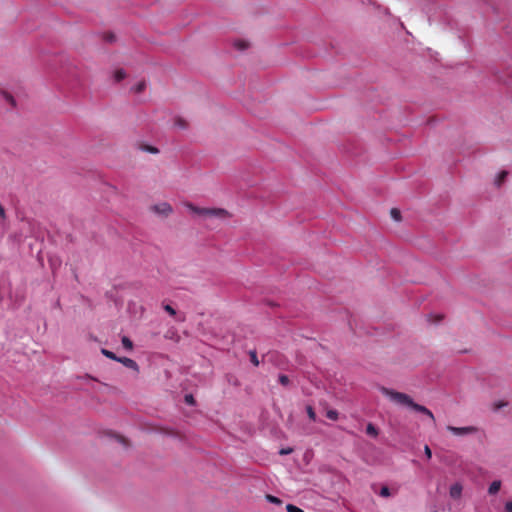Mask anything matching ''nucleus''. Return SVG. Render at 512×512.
Wrapping results in <instances>:
<instances>
[{"label": "nucleus", "mask_w": 512, "mask_h": 512, "mask_svg": "<svg viewBox=\"0 0 512 512\" xmlns=\"http://www.w3.org/2000/svg\"><path fill=\"white\" fill-rule=\"evenodd\" d=\"M380 391L382 392L383 395L389 397L391 401L399 405L409 406L413 410L425 414L435 425L436 420L434 414L425 406L415 403L409 395L402 392L394 391L386 387H381Z\"/></svg>", "instance_id": "nucleus-1"}, {"label": "nucleus", "mask_w": 512, "mask_h": 512, "mask_svg": "<svg viewBox=\"0 0 512 512\" xmlns=\"http://www.w3.org/2000/svg\"><path fill=\"white\" fill-rule=\"evenodd\" d=\"M184 206L191 212L204 217H216L221 219L230 217L229 212L222 208H200L190 202L184 203Z\"/></svg>", "instance_id": "nucleus-2"}, {"label": "nucleus", "mask_w": 512, "mask_h": 512, "mask_svg": "<svg viewBox=\"0 0 512 512\" xmlns=\"http://www.w3.org/2000/svg\"><path fill=\"white\" fill-rule=\"evenodd\" d=\"M447 430L450 431L455 436H465V435L475 434L477 432V428L474 426L455 427V426L448 425Z\"/></svg>", "instance_id": "nucleus-3"}, {"label": "nucleus", "mask_w": 512, "mask_h": 512, "mask_svg": "<svg viewBox=\"0 0 512 512\" xmlns=\"http://www.w3.org/2000/svg\"><path fill=\"white\" fill-rule=\"evenodd\" d=\"M151 210L159 215L169 216L173 212L172 206L168 202H161L151 207Z\"/></svg>", "instance_id": "nucleus-4"}, {"label": "nucleus", "mask_w": 512, "mask_h": 512, "mask_svg": "<svg viewBox=\"0 0 512 512\" xmlns=\"http://www.w3.org/2000/svg\"><path fill=\"white\" fill-rule=\"evenodd\" d=\"M462 492H463V486L461 483L459 482H456L454 483L453 485H451L450 489H449V495L452 499H460L461 496H462Z\"/></svg>", "instance_id": "nucleus-5"}, {"label": "nucleus", "mask_w": 512, "mask_h": 512, "mask_svg": "<svg viewBox=\"0 0 512 512\" xmlns=\"http://www.w3.org/2000/svg\"><path fill=\"white\" fill-rule=\"evenodd\" d=\"M118 362L122 363L125 367L133 369L135 371H139L138 364L131 358L128 357H119L117 359Z\"/></svg>", "instance_id": "nucleus-6"}, {"label": "nucleus", "mask_w": 512, "mask_h": 512, "mask_svg": "<svg viewBox=\"0 0 512 512\" xmlns=\"http://www.w3.org/2000/svg\"><path fill=\"white\" fill-rule=\"evenodd\" d=\"M501 485H502V483H501V481H500V480H495V481H493V482L490 484L489 488H488V493H489L490 495H495V494H497V493L499 492V490L501 489Z\"/></svg>", "instance_id": "nucleus-7"}, {"label": "nucleus", "mask_w": 512, "mask_h": 512, "mask_svg": "<svg viewBox=\"0 0 512 512\" xmlns=\"http://www.w3.org/2000/svg\"><path fill=\"white\" fill-rule=\"evenodd\" d=\"M174 125L180 129H186L188 127V123L182 117H177L174 121Z\"/></svg>", "instance_id": "nucleus-8"}, {"label": "nucleus", "mask_w": 512, "mask_h": 512, "mask_svg": "<svg viewBox=\"0 0 512 512\" xmlns=\"http://www.w3.org/2000/svg\"><path fill=\"white\" fill-rule=\"evenodd\" d=\"M366 433L372 437H377L378 429L372 423H369L366 427Z\"/></svg>", "instance_id": "nucleus-9"}, {"label": "nucleus", "mask_w": 512, "mask_h": 512, "mask_svg": "<svg viewBox=\"0 0 512 512\" xmlns=\"http://www.w3.org/2000/svg\"><path fill=\"white\" fill-rule=\"evenodd\" d=\"M121 342L125 349H127V350L133 349V343L127 336H123L121 339Z\"/></svg>", "instance_id": "nucleus-10"}, {"label": "nucleus", "mask_w": 512, "mask_h": 512, "mask_svg": "<svg viewBox=\"0 0 512 512\" xmlns=\"http://www.w3.org/2000/svg\"><path fill=\"white\" fill-rule=\"evenodd\" d=\"M146 88V83L145 81H140L138 82L133 88L132 90L135 92V93H141L144 91V89Z\"/></svg>", "instance_id": "nucleus-11"}, {"label": "nucleus", "mask_w": 512, "mask_h": 512, "mask_svg": "<svg viewBox=\"0 0 512 512\" xmlns=\"http://www.w3.org/2000/svg\"><path fill=\"white\" fill-rule=\"evenodd\" d=\"M2 95L11 106L14 107L16 105L15 99L10 93L3 91Z\"/></svg>", "instance_id": "nucleus-12"}, {"label": "nucleus", "mask_w": 512, "mask_h": 512, "mask_svg": "<svg viewBox=\"0 0 512 512\" xmlns=\"http://www.w3.org/2000/svg\"><path fill=\"white\" fill-rule=\"evenodd\" d=\"M125 77H126V73H125V72H124V70H122V69H119V70H117V71L114 73V78H115V81H116V82H120V81H122Z\"/></svg>", "instance_id": "nucleus-13"}, {"label": "nucleus", "mask_w": 512, "mask_h": 512, "mask_svg": "<svg viewBox=\"0 0 512 512\" xmlns=\"http://www.w3.org/2000/svg\"><path fill=\"white\" fill-rule=\"evenodd\" d=\"M390 215L391 217L395 220V221H400L401 220V212L399 209L397 208H392L391 211H390Z\"/></svg>", "instance_id": "nucleus-14"}, {"label": "nucleus", "mask_w": 512, "mask_h": 512, "mask_svg": "<svg viewBox=\"0 0 512 512\" xmlns=\"http://www.w3.org/2000/svg\"><path fill=\"white\" fill-rule=\"evenodd\" d=\"M379 495L384 498H388L392 495V492L387 486H382L379 492Z\"/></svg>", "instance_id": "nucleus-15"}, {"label": "nucleus", "mask_w": 512, "mask_h": 512, "mask_svg": "<svg viewBox=\"0 0 512 512\" xmlns=\"http://www.w3.org/2000/svg\"><path fill=\"white\" fill-rule=\"evenodd\" d=\"M506 176H507V172H506V171H502V172H500V173L498 174V176H497L496 180H495L496 185H497V186H500V185L504 182V180H505Z\"/></svg>", "instance_id": "nucleus-16"}, {"label": "nucleus", "mask_w": 512, "mask_h": 512, "mask_svg": "<svg viewBox=\"0 0 512 512\" xmlns=\"http://www.w3.org/2000/svg\"><path fill=\"white\" fill-rule=\"evenodd\" d=\"M306 412H307V415H308V417H309V419L311 421H316V413H315V411H314L312 406L308 405L306 407Z\"/></svg>", "instance_id": "nucleus-17"}, {"label": "nucleus", "mask_w": 512, "mask_h": 512, "mask_svg": "<svg viewBox=\"0 0 512 512\" xmlns=\"http://www.w3.org/2000/svg\"><path fill=\"white\" fill-rule=\"evenodd\" d=\"M249 355H250V361L253 363V365L258 366L259 360H258L256 351H250Z\"/></svg>", "instance_id": "nucleus-18"}, {"label": "nucleus", "mask_w": 512, "mask_h": 512, "mask_svg": "<svg viewBox=\"0 0 512 512\" xmlns=\"http://www.w3.org/2000/svg\"><path fill=\"white\" fill-rule=\"evenodd\" d=\"M326 416L327 418H329L330 420H337L338 419V412L336 410H328L327 413H326Z\"/></svg>", "instance_id": "nucleus-19"}, {"label": "nucleus", "mask_w": 512, "mask_h": 512, "mask_svg": "<svg viewBox=\"0 0 512 512\" xmlns=\"http://www.w3.org/2000/svg\"><path fill=\"white\" fill-rule=\"evenodd\" d=\"M102 354L105 355L107 358L115 360V361H117V359L119 358L113 352H111L107 349H102Z\"/></svg>", "instance_id": "nucleus-20"}, {"label": "nucleus", "mask_w": 512, "mask_h": 512, "mask_svg": "<svg viewBox=\"0 0 512 512\" xmlns=\"http://www.w3.org/2000/svg\"><path fill=\"white\" fill-rule=\"evenodd\" d=\"M279 382L283 386H287L290 382L289 377L287 375L281 374L278 378Z\"/></svg>", "instance_id": "nucleus-21"}, {"label": "nucleus", "mask_w": 512, "mask_h": 512, "mask_svg": "<svg viewBox=\"0 0 512 512\" xmlns=\"http://www.w3.org/2000/svg\"><path fill=\"white\" fill-rule=\"evenodd\" d=\"M286 510H287V512H304L301 508H299L293 504H288L286 506Z\"/></svg>", "instance_id": "nucleus-22"}, {"label": "nucleus", "mask_w": 512, "mask_h": 512, "mask_svg": "<svg viewBox=\"0 0 512 512\" xmlns=\"http://www.w3.org/2000/svg\"><path fill=\"white\" fill-rule=\"evenodd\" d=\"M266 499L269 502H271V503H275V504H281L282 503V501L279 498H277V497H275L273 495H269V494L266 495Z\"/></svg>", "instance_id": "nucleus-23"}, {"label": "nucleus", "mask_w": 512, "mask_h": 512, "mask_svg": "<svg viewBox=\"0 0 512 512\" xmlns=\"http://www.w3.org/2000/svg\"><path fill=\"white\" fill-rule=\"evenodd\" d=\"M164 310L169 313L171 316L176 315V310L169 304L164 305Z\"/></svg>", "instance_id": "nucleus-24"}, {"label": "nucleus", "mask_w": 512, "mask_h": 512, "mask_svg": "<svg viewBox=\"0 0 512 512\" xmlns=\"http://www.w3.org/2000/svg\"><path fill=\"white\" fill-rule=\"evenodd\" d=\"M235 46H236L238 49H240V50H244V49H246V48L248 47V44H247L246 42H244V41H237V42L235 43Z\"/></svg>", "instance_id": "nucleus-25"}, {"label": "nucleus", "mask_w": 512, "mask_h": 512, "mask_svg": "<svg viewBox=\"0 0 512 512\" xmlns=\"http://www.w3.org/2000/svg\"><path fill=\"white\" fill-rule=\"evenodd\" d=\"M507 405V402L499 401L494 404V410H499Z\"/></svg>", "instance_id": "nucleus-26"}, {"label": "nucleus", "mask_w": 512, "mask_h": 512, "mask_svg": "<svg viewBox=\"0 0 512 512\" xmlns=\"http://www.w3.org/2000/svg\"><path fill=\"white\" fill-rule=\"evenodd\" d=\"M424 453H425L427 459H431L432 452H431V449H430V447L428 445L424 446Z\"/></svg>", "instance_id": "nucleus-27"}, {"label": "nucleus", "mask_w": 512, "mask_h": 512, "mask_svg": "<svg viewBox=\"0 0 512 512\" xmlns=\"http://www.w3.org/2000/svg\"><path fill=\"white\" fill-rule=\"evenodd\" d=\"M0 219L5 220L6 219V212L4 207L0 204Z\"/></svg>", "instance_id": "nucleus-28"}, {"label": "nucleus", "mask_w": 512, "mask_h": 512, "mask_svg": "<svg viewBox=\"0 0 512 512\" xmlns=\"http://www.w3.org/2000/svg\"><path fill=\"white\" fill-rule=\"evenodd\" d=\"M185 401L188 404H191V405L194 404V398L191 394L185 396Z\"/></svg>", "instance_id": "nucleus-29"}, {"label": "nucleus", "mask_w": 512, "mask_h": 512, "mask_svg": "<svg viewBox=\"0 0 512 512\" xmlns=\"http://www.w3.org/2000/svg\"><path fill=\"white\" fill-rule=\"evenodd\" d=\"M292 452V449L291 448H283L280 450V454L281 455H287V454H290Z\"/></svg>", "instance_id": "nucleus-30"}, {"label": "nucleus", "mask_w": 512, "mask_h": 512, "mask_svg": "<svg viewBox=\"0 0 512 512\" xmlns=\"http://www.w3.org/2000/svg\"><path fill=\"white\" fill-rule=\"evenodd\" d=\"M505 511L506 512H512V501H508L505 504Z\"/></svg>", "instance_id": "nucleus-31"}, {"label": "nucleus", "mask_w": 512, "mask_h": 512, "mask_svg": "<svg viewBox=\"0 0 512 512\" xmlns=\"http://www.w3.org/2000/svg\"><path fill=\"white\" fill-rule=\"evenodd\" d=\"M147 151H149L150 153H157L158 152V149L155 148V147H152V146H147Z\"/></svg>", "instance_id": "nucleus-32"}, {"label": "nucleus", "mask_w": 512, "mask_h": 512, "mask_svg": "<svg viewBox=\"0 0 512 512\" xmlns=\"http://www.w3.org/2000/svg\"><path fill=\"white\" fill-rule=\"evenodd\" d=\"M436 322H439L442 320L443 316L442 315H436Z\"/></svg>", "instance_id": "nucleus-33"}]
</instances>
